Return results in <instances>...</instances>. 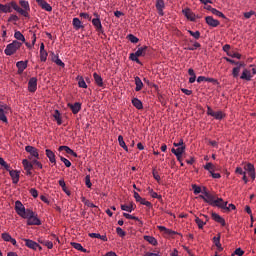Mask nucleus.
I'll return each mask as SVG.
<instances>
[{"mask_svg": "<svg viewBox=\"0 0 256 256\" xmlns=\"http://www.w3.org/2000/svg\"><path fill=\"white\" fill-rule=\"evenodd\" d=\"M199 47H201L200 42H194L192 47H188L189 51H195V49H198Z\"/></svg>", "mask_w": 256, "mask_h": 256, "instance_id": "60", "label": "nucleus"}, {"mask_svg": "<svg viewBox=\"0 0 256 256\" xmlns=\"http://www.w3.org/2000/svg\"><path fill=\"white\" fill-rule=\"evenodd\" d=\"M213 118L221 121V119H224L226 118V114L223 113V111H214L213 113Z\"/></svg>", "mask_w": 256, "mask_h": 256, "instance_id": "35", "label": "nucleus"}, {"mask_svg": "<svg viewBox=\"0 0 256 256\" xmlns=\"http://www.w3.org/2000/svg\"><path fill=\"white\" fill-rule=\"evenodd\" d=\"M11 111L10 106L8 105H0V121L8 124L7 114Z\"/></svg>", "mask_w": 256, "mask_h": 256, "instance_id": "7", "label": "nucleus"}, {"mask_svg": "<svg viewBox=\"0 0 256 256\" xmlns=\"http://www.w3.org/2000/svg\"><path fill=\"white\" fill-rule=\"evenodd\" d=\"M118 142H119V145L122 146L123 149H125V151H128V146L125 143L124 138H123L122 135L118 136Z\"/></svg>", "mask_w": 256, "mask_h": 256, "instance_id": "42", "label": "nucleus"}, {"mask_svg": "<svg viewBox=\"0 0 256 256\" xmlns=\"http://www.w3.org/2000/svg\"><path fill=\"white\" fill-rule=\"evenodd\" d=\"M184 16L189 19L191 22H195L196 20V15L194 14V12H192L191 9H189V7H187L186 9L182 10Z\"/></svg>", "mask_w": 256, "mask_h": 256, "instance_id": "12", "label": "nucleus"}, {"mask_svg": "<svg viewBox=\"0 0 256 256\" xmlns=\"http://www.w3.org/2000/svg\"><path fill=\"white\" fill-rule=\"evenodd\" d=\"M71 245L72 247H74L76 250H79L80 252H83V253L87 252L86 248H84L83 245H81V243L72 242Z\"/></svg>", "mask_w": 256, "mask_h": 256, "instance_id": "40", "label": "nucleus"}, {"mask_svg": "<svg viewBox=\"0 0 256 256\" xmlns=\"http://www.w3.org/2000/svg\"><path fill=\"white\" fill-rule=\"evenodd\" d=\"M14 38H16V41H18V43H20V41L22 42V44L26 43V38L24 34L21 33V31H15Z\"/></svg>", "mask_w": 256, "mask_h": 256, "instance_id": "27", "label": "nucleus"}, {"mask_svg": "<svg viewBox=\"0 0 256 256\" xmlns=\"http://www.w3.org/2000/svg\"><path fill=\"white\" fill-rule=\"evenodd\" d=\"M26 220L28 226L42 225V221L38 218L37 213L33 212L30 208H27Z\"/></svg>", "mask_w": 256, "mask_h": 256, "instance_id": "3", "label": "nucleus"}, {"mask_svg": "<svg viewBox=\"0 0 256 256\" xmlns=\"http://www.w3.org/2000/svg\"><path fill=\"white\" fill-rule=\"evenodd\" d=\"M158 229L169 236H175V234H177V232L172 231V229L165 228V226H158Z\"/></svg>", "mask_w": 256, "mask_h": 256, "instance_id": "31", "label": "nucleus"}, {"mask_svg": "<svg viewBox=\"0 0 256 256\" xmlns=\"http://www.w3.org/2000/svg\"><path fill=\"white\" fill-rule=\"evenodd\" d=\"M240 71H241V66H236L235 68H233L232 70L233 77L238 78Z\"/></svg>", "mask_w": 256, "mask_h": 256, "instance_id": "47", "label": "nucleus"}, {"mask_svg": "<svg viewBox=\"0 0 256 256\" xmlns=\"http://www.w3.org/2000/svg\"><path fill=\"white\" fill-rule=\"evenodd\" d=\"M212 219L217 223H220V225L226 226V220H224L222 216L218 215V213H212Z\"/></svg>", "mask_w": 256, "mask_h": 256, "instance_id": "24", "label": "nucleus"}, {"mask_svg": "<svg viewBox=\"0 0 256 256\" xmlns=\"http://www.w3.org/2000/svg\"><path fill=\"white\" fill-rule=\"evenodd\" d=\"M68 107L73 114H78L81 111V103L76 101V103H68Z\"/></svg>", "mask_w": 256, "mask_h": 256, "instance_id": "15", "label": "nucleus"}, {"mask_svg": "<svg viewBox=\"0 0 256 256\" xmlns=\"http://www.w3.org/2000/svg\"><path fill=\"white\" fill-rule=\"evenodd\" d=\"M252 78L253 76L249 70H244L241 74V79H245L246 81H251Z\"/></svg>", "mask_w": 256, "mask_h": 256, "instance_id": "33", "label": "nucleus"}, {"mask_svg": "<svg viewBox=\"0 0 256 256\" xmlns=\"http://www.w3.org/2000/svg\"><path fill=\"white\" fill-rule=\"evenodd\" d=\"M140 204L146 205V207H149V208L152 207L151 202H149V200L143 199V197H142V200H141Z\"/></svg>", "mask_w": 256, "mask_h": 256, "instance_id": "62", "label": "nucleus"}, {"mask_svg": "<svg viewBox=\"0 0 256 256\" xmlns=\"http://www.w3.org/2000/svg\"><path fill=\"white\" fill-rule=\"evenodd\" d=\"M212 14L217 15V17H222V19H226V15L223 14L220 10H217L213 7Z\"/></svg>", "mask_w": 256, "mask_h": 256, "instance_id": "44", "label": "nucleus"}, {"mask_svg": "<svg viewBox=\"0 0 256 256\" xmlns=\"http://www.w3.org/2000/svg\"><path fill=\"white\" fill-rule=\"evenodd\" d=\"M153 177L155 178L156 181L161 180V176L159 175V172H157L156 168H153Z\"/></svg>", "mask_w": 256, "mask_h": 256, "instance_id": "57", "label": "nucleus"}, {"mask_svg": "<svg viewBox=\"0 0 256 256\" xmlns=\"http://www.w3.org/2000/svg\"><path fill=\"white\" fill-rule=\"evenodd\" d=\"M156 8L159 15H164L163 9H165V1L164 0H157L156 1Z\"/></svg>", "mask_w": 256, "mask_h": 256, "instance_id": "22", "label": "nucleus"}, {"mask_svg": "<svg viewBox=\"0 0 256 256\" xmlns=\"http://www.w3.org/2000/svg\"><path fill=\"white\" fill-rule=\"evenodd\" d=\"M40 7H41L44 11H47V12L53 11V7H52L51 4H49V2H47L46 0H42Z\"/></svg>", "mask_w": 256, "mask_h": 256, "instance_id": "30", "label": "nucleus"}, {"mask_svg": "<svg viewBox=\"0 0 256 256\" xmlns=\"http://www.w3.org/2000/svg\"><path fill=\"white\" fill-rule=\"evenodd\" d=\"M234 254L238 256H243L244 251L242 250V248H236V250L234 251Z\"/></svg>", "mask_w": 256, "mask_h": 256, "instance_id": "63", "label": "nucleus"}, {"mask_svg": "<svg viewBox=\"0 0 256 256\" xmlns=\"http://www.w3.org/2000/svg\"><path fill=\"white\" fill-rule=\"evenodd\" d=\"M53 117L54 119H56L58 126H61L62 124L61 113L58 109H55Z\"/></svg>", "mask_w": 256, "mask_h": 256, "instance_id": "36", "label": "nucleus"}, {"mask_svg": "<svg viewBox=\"0 0 256 256\" xmlns=\"http://www.w3.org/2000/svg\"><path fill=\"white\" fill-rule=\"evenodd\" d=\"M15 210L17 215H19V217H22L27 220V209L24 207L21 200H16Z\"/></svg>", "mask_w": 256, "mask_h": 256, "instance_id": "6", "label": "nucleus"}, {"mask_svg": "<svg viewBox=\"0 0 256 256\" xmlns=\"http://www.w3.org/2000/svg\"><path fill=\"white\" fill-rule=\"evenodd\" d=\"M22 166H23L24 170H26V175H28L29 177H32L33 163L29 162V160H27V159H24V160H22Z\"/></svg>", "mask_w": 256, "mask_h": 256, "instance_id": "8", "label": "nucleus"}, {"mask_svg": "<svg viewBox=\"0 0 256 256\" xmlns=\"http://www.w3.org/2000/svg\"><path fill=\"white\" fill-rule=\"evenodd\" d=\"M58 151H65V153L71 154L73 157H78L77 152L73 151L69 146H59Z\"/></svg>", "mask_w": 256, "mask_h": 256, "instance_id": "20", "label": "nucleus"}, {"mask_svg": "<svg viewBox=\"0 0 256 256\" xmlns=\"http://www.w3.org/2000/svg\"><path fill=\"white\" fill-rule=\"evenodd\" d=\"M206 23L209 25V27H219L220 22L216 18L212 17L211 15H208L206 17Z\"/></svg>", "mask_w": 256, "mask_h": 256, "instance_id": "14", "label": "nucleus"}, {"mask_svg": "<svg viewBox=\"0 0 256 256\" xmlns=\"http://www.w3.org/2000/svg\"><path fill=\"white\" fill-rule=\"evenodd\" d=\"M73 27L75 28V30H80V28H84L80 18L78 17L73 18Z\"/></svg>", "mask_w": 256, "mask_h": 256, "instance_id": "32", "label": "nucleus"}, {"mask_svg": "<svg viewBox=\"0 0 256 256\" xmlns=\"http://www.w3.org/2000/svg\"><path fill=\"white\" fill-rule=\"evenodd\" d=\"M229 57H232V59H241V54H238L237 52H228Z\"/></svg>", "mask_w": 256, "mask_h": 256, "instance_id": "52", "label": "nucleus"}, {"mask_svg": "<svg viewBox=\"0 0 256 256\" xmlns=\"http://www.w3.org/2000/svg\"><path fill=\"white\" fill-rule=\"evenodd\" d=\"M92 23L96 28V31H98V33H104L103 26L98 15H96V18H93Z\"/></svg>", "mask_w": 256, "mask_h": 256, "instance_id": "13", "label": "nucleus"}, {"mask_svg": "<svg viewBox=\"0 0 256 256\" xmlns=\"http://www.w3.org/2000/svg\"><path fill=\"white\" fill-rule=\"evenodd\" d=\"M188 33H189L191 36H193V38H195V39L201 38V33H200V31L188 30Z\"/></svg>", "mask_w": 256, "mask_h": 256, "instance_id": "46", "label": "nucleus"}, {"mask_svg": "<svg viewBox=\"0 0 256 256\" xmlns=\"http://www.w3.org/2000/svg\"><path fill=\"white\" fill-rule=\"evenodd\" d=\"M23 241L25 242L26 247L31 248L32 250H43V247H41V245H39V243L34 242V240L31 239H23Z\"/></svg>", "mask_w": 256, "mask_h": 256, "instance_id": "9", "label": "nucleus"}, {"mask_svg": "<svg viewBox=\"0 0 256 256\" xmlns=\"http://www.w3.org/2000/svg\"><path fill=\"white\" fill-rule=\"evenodd\" d=\"M27 65H28L27 60L25 62L24 61H20V62L16 63V67L18 68L19 75H21L23 73V71L26 70Z\"/></svg>", "mask_w": 256, "mask_h": 256, "instance_id": "23", "label": "nucleus"}, {"mask_svg": "<svg viewBox=\"0 0 256 256\" xmlns=\"http://www.w3.org/2000/svg\"><path fill=\"white\" fill-rule=\"evenodd\" d=\"M20 6H18L16 1H10L6 4L0 3V12H4L7 14L8 12L14 11L18 12L19 14L23 15L24 17H29V12L31 11V7L29 1L21 0L19 1Z\"/></svg>", "mask_w": 256, "mask_h": 256, "instance_id": "1", "label": "nucleus"}, {"mask_svg": "<svg viewBox=\"0 0 256 256\" xmlns=\"http://www.w3.org/2000/svg\"><path fill=\"white\" fill-rule=\"evenodd\" d=\"M48 59V52L47 50H43L42 53L40 54V60L41 62H46Z\"/></svg>", "mask_w": 256, "mask_h": 256, "instance_id": "48", "label": "nucleus"}, {"mask_svg": "<svg viewBox=\"0 0 256 256\" xmlns=\"http://www.w3.org/2000/svg\"><path fill=\"white\" fill-rule=\"evenodd\" d=\"M116 233L118 234V236L120 237H125L127 232L123 231L122 228H116Z\"/></svg>", "mask_w": 256, "mask_h": 256, "instance_id": "56", "label": "nucleus"}, {"mask_svg": "<svg viewBox=\"0 0 256 256\" xmlns=\"http://www.w3.org/2000/svg\"><path fill=\"white\" fill-rule=\"evenodd\" d=\"M256 14V12H254V10H250L249 12H245L244 13V17L246 19H251L252 15Z\"/></svg>", "mask_w": 256, "mask_h": 256, "instance_id": "61", "label": "nucleus"}, {"mask_svg": "<svg viewBox=\"0 0 256 256\" xmlns=\"http://www.w3.org/2000/svg\"><path fill=\"white\" fill-rule=\"evenodd\" d=\"M188 73L190 75L189 83L190 84L195 83L197 77H196V74H195V71L193 70V68H189Z\"/></svg>", "mask_w": 256, "mask_h": 256, "instance_id": "37", "label": "nucleus"}, {"mask_svg": "<svg viewBox=\"0 0 256 256\" xmlns=\"http://www.w3.org/2000/svg\"><path fill=\"white\" fill-rule=\"evenodd\" d=\"M23 46V42H19V41H12L10 42V44H7L4 53L6 55H13L16 54V52L18 51V49H21V47Z\"/></svg>", "mask_w": 256, "mask_h": 256, "instance_id": "5", "label": "nucleus"}, {"mask_svg": "<svg viewBox=\"0 0 256 256\" xmlns=\"http://www.w3.org/2000/svg\"><path fill=\"white\" fill-rule=\"evenodd\" d=\"M85 184L88 188H91L92 186V182H91V176L90 175H86L85 176Z\"/></svg>", "mask_w": 256, "mask_h": 256, "instance_id": "55", "label": "nucleus"}, {"mask_svg": "<svg viewBox=\"0 0 256 256\" xmlns=\"http://www.w3.org/2000/svg\"><path fill=\"white\" fill-rule=\"evenodd\" d=\"M213 242L217 247L218 252H223L224 248L221 244V234H217V236L213 237Z\"/></svg>", "mask_w": 256, "mask_h": 256, "instance_id": "18", "label": "nucleus"}, {"mask_svg": "<svg viewBox=\"0 0 256 256\" xmlns=\"http://www.w3.org/2000/svg\"><path fill=\"white\" fill-rule=\"evenodd\" d=\"M144 240H147V242L152 245L158 244L157 239H155V237H153L152 235H144Z\"/></svg>", "mask_w": 256, "mask_h": 256, "instance_id": "39", "label": "nucleus"}, {"mask_svg": "<svg viewBox=\"0 0 256 256\" xmlns=\"http://www.w3.org/2000/svg\"><path fill=\"white\" fill-rule=\"evenodd\" d=\"M227 204L228 202H224V200L222 199V201L220 202V209H223L226 212H231V210H236V205L229 204L227 207Z\"/></svg>", "mask_w": 256, "mask_h": 256, "instance_id": "16", "label": "nucleus"}, {"mask_svg": "<svg viewBox=\"0 0 256 256\" xmlns=\"http://www.w3.org/2000/svg\"><path fill=\"white\" fill-rule=\"evenodd\" d=\"M52 62L56 63L59 67L65 68V63L62 62L61 58H59V55L54 54L52 52Z\"/></svg>", "mask_w": 256, "mask_h": 256, "instance_id": "25", "label": "nucleus"}, {"mask_svg": "<svg viewBox=\"0 0 256 256\" xmlns=\"http://www.w3.org/2000/svg\"><path fill=\"white\" fill-rule=\"evenodd\" d=\"M207 114L208 116H212L214 118V111L211 106H207Z\"/></svg>", "mask_w": 256, "mask_h": 256, "instance_id": "64", "label": "nucleus"}, {"mask_svg": "<svg viewBox=\"0 0 256 256\" xmlns=\"http://www.w3.org/2000/svg\"><path fill=\"white\" fill-rule=\"evenodd\" d=\"M253 164L248 163L246 165H244V169L249 173V175H251L252 171H253Z\"/></svg>", "mask_w": 256, "mask_h": 256, "instance_id": "50", "label": "nucleus"}, {"mask_svg": "<svg viewBox=\"0 0 256 256\" xmlns=\"http://www.w3.org/2000/svg\"><path fill=\"white\" fill-rule=\"evenodd\" d=\"M76 80L78 81V86L82 89H87V84L85 82V78L83 76H77Z\"/></svg>", "mask_w": 256, "mask_h": 256, "instance_id": "34", "label": "nucleus"}, {"mask_svg": "<svg viewBox=\"0 0 256 256\" xmlns=\"http://www.w3.org/2000/svg\"><path fill=\"white\" fill-rule=\"evenodd\" d=\"M185 149H186V146L184 144H182L180 147H178L177 149L175 148H172L171 151L173 154H175V156L177 158H179V156H182V154L185 153Z\"/></svg>", "mask_w": 256, "mask_h": 256, "instance_id": "19", "label": "nucleus"}, {"mask_svg": "<svg viewBox=\"0 0 256 256\" xmlns=\"http://www.w3.org/2000/svg\"><path fill=\"white\" fill-rule=\"evenodd\" d=\"M203 194L199 196L200 199H203V201L207 202V204L209 205H213L221 209V202L223 201L222 198L217 197L214 194H211V192H207L205 188L203 190Z\"/></svg>", "mask_w": 256, "mask_h": 256, "instance_id": "2", "label": "nucleus"}, {"mask_svg": "<svg viewBox=\"0 0 256 256\" xmlns=\"http://www.w3.org/2000/svg\"><path fill=\"white\" fill-rule=\"evenodd\" d=\"M61 161L66 165V167H71V161L66 159V157L60 156Z\"/></svg>", "mask_w": 256, "mask_h": 256, "instance_id": "54", "label": "nucleus"}, {"mask_svg": "<svg viewBox=\"0 0 256 256\" xmlns=\"http://www.w3.org/2000/svg\"><path fill=\"white\" fill-rule=\"evenodd\" d=\"M26 152L29 153L32 157H36L37 159H39V152L38 149L35 148L34 146H26Z\"/></svg>", "mask_w": 256, "mask_h": 256, "instance_id": "17", "label": "nucleus"}, {"mask_svg": "<svg viewBox=\"0 0 256 256\" xmlns=\"http://www.w3.org/2000/svg\"><path fill=\"white\" fill-rule=\"evenodd\" d=\"M127 38L131 43H139V38H137V36H135L134 34H128Z\"/></svg>", "mask_w": 256, "mask_h": 256, "instance_id": "45", "label": "nucleus"}, {"mask_svg": "<svg viewBox=\"0 0 256 256\" xmlns=\"http://www.w3.org/2000/svg\"><path fill=\"white\" fill-rule=\"evenodd\" d=\"M132 105L135 106L137 110H143V103L139 98H133Z\"/></svg>", "mask_w": 256, "mask_h": 256, "instance_id": "29", "label": "nucleus"}, {"mask_svg": "<svg viewBox=\"0 0 256 256\" xmlns=\"http://www.w3.org/2000/svg\"><path fill=\"white\" fill-rule=\"evenodd\" d=\"M93 78L98 87H104L103 78H101L100 74L93 73Z\"/></svg>", "mask_w": 256, "mask_h": 256, "instance_id": "26", "label": "nucleus"}, {"mask_svg": "<svg viewBox=\"0 0 256 256\" xmlns=\"http://www.w3.org/2000/svg\"><path fill=\"white\" fill-rule=\"evenodd\" d=\"M149 47L148 46H142L139 47L138 50H136L135 53H132L129 55V59L132 60V62H136L139 65L142 64V62H140L139 57H145V55L147 54Z\"/></svg>", "mask_w": 256, "mask_h": 256, "instance_id": "4", "label": "nucleus"}, {"mask_svg": "<svg viewBox=\"0 0 256 256\" xmlns=\"http://www.w3.org/2000/svg\"><path fill=\"white\" fill-rule=\"evenodd\" d=\"M192 189L194 190V194L202 193V188H200V186H197V184H193Z\"/></svg>", "mask_w": 256, "mask_h": 256, "instance_id": "53", "label": "nucleus"}, {"mask_svg": "<svg viewBox=\"0 0 256 256\" xmlns=\"http://www.w3.org/2000/svg\"><path fill=\"white\" fill-rule=\"evenodd\" d=\"M204 169L208 170L212 176V173L216 170V165L212 164V162H208L206 165H204Z\"/></svg>", "mask_w": 256, "mask_h": 256, "instance_id": "38", "label": "nucleus"}, {"mask_svg": "<svg viewBox=\"0 0 256 256\" xmlns=\"http://www.w3.org/2000/svg\"><path fill=\"white\" fill-rule=\"evenodd\" d=\"M123 217L127 218L128 220L140 221L137 216L130 215V213H123Z\"/></svg>", "mask_w": 256, "mask_h": 256, "instance_id": "49", "label": "nucleus"}, {"mask_svg": "<svg viewBox=\"0 0 256 256\" xmlns=\"http://www.w3.org/2000/svg\"><path fill=\"white\" fill-rule=\"evenodd\" d=\"M195 223L197 224L199 229H203L206 225V222L204 223V221H202L201 218H198V216H196L195 218Z\"/></svg>", "mask_w": 256, "mask_h": 256, "instance_id": "43", "label": "nucleus"}, {"mask_svg": "<svg viewBox=\"0 0 256 256\" xmlns=\"http://www.w3.org/2000/svg\"><path fill=\"white\" fill-rule=\"evenodd\" d=\"M19 20L18 15L11 14L10 17L8 18V22H17Z\"/></svg>", "mask_w": 256, "mask_h": 256, "instance_id": "59", "label": "nucleus"}, {"mask_svg": "<svg viewBox=\"0 0 256 256\" xmlns=\"http://www.w3.org/2000/svg\"><path fill=\"white\" fill-rule=\"evenodd\" d=\"M29 193H30L31 196L34 197V198H37V197L39 196V193H38V191H37L36 188H31L30 191H29Z\"/></svg>", "mask_w": 256, "mask_h": 256, "instance_id": "58", "label": "nucleus"}, {"mask_svg": "<svg viewBox=\"0 0 256 256\" xmlns=\"http://www.w3.org/2000/svg\"><path fill=\"white\" fill-rule=\"evenodd\" d=\"M46 156L48 157V160L51 162V164L56 165V154H55V152L51 151V149H46Z\"/></svg>", "mask_w": 256, "mask_h": 256, "instance_id": "21", "label": "nucleus"}, {"mask_svg": "<svg viewBox=\"0 0 256 256\" xmlns=\"http://www.w3.org/2000/svg\"><path fill=\"white\" fill-rule=\"evenodd\" d=\"M2 239L5 240L6 242H11V235L8 232H3Z\"/></svg>", "mask_w": 256, "mask_h": 256, "instance_id": "51", "label": "nucleus"}, {"mask_svg": "<svg viewBox=\"0 0 256 256\" xmlns=\"http://www.w3.org/2000/svg\"><path fill=\"white\" fill-rule=\"evenodd\" d=\"M135 85H136L135 87L136 92L142 91L144 85H143L142 79H140L139 76L135 77Z\"/></svg>", "mask_w": 256, "mask_h": 256, "instance_id": "28", "label": "nucleus"}, {"mask_svg": "<svg viewBox=\"0 0 256 256\" xmlns=\"http://www.w3.org/2000/svg\"><path fill=\"white\" fill-rule=\"evenodd\" d=\"M38 89V79L37 78H31L28 82V91L29 92H36Z\"/></svg>", "mask_w": 256, "mask_h": 256, "instance_id": "10", "label": "nucleus"}, {"mask_svg": "<svg viewBox=\"0 0 256 256\" xmlns=\"http://www.w3.org/2000/svg\"><path fill=\"white\" fill-rule=\"evenodd\" d=\"M150 196H152L154 199H158V201H162V196H160L157 192L153 191V189L148 188Z\"/></svg>", "mask_w": 256, "mask_h": 256, "instance_id": "41", "label": "nucleus"}, {"mask_svg": "<svg viewBox=\"0 0 256 256\" xmlns=\"http://www.w3.org/2000/svg\"><path fill=\"white\" fill-rule=\"evenodd\" d=\"M9 175L12 178V183H14V185H17V183H19L20 180V172H18V170H9Z\"/></svg>", "mask_w": 256, "mask_h": 256, "instance_id": "11", "label": "nucleus"}]
</instances>
